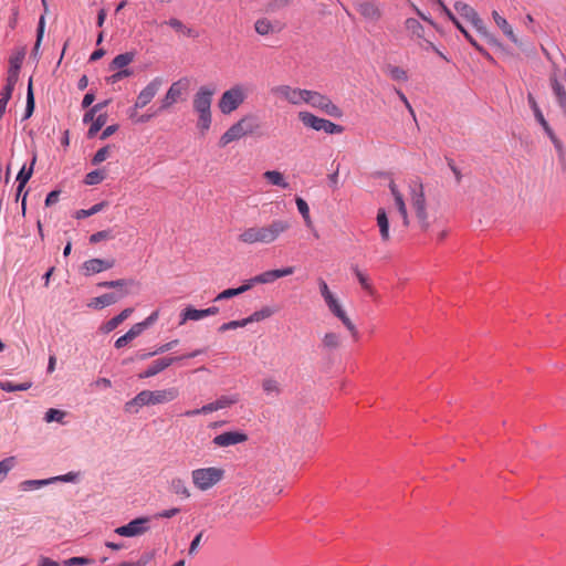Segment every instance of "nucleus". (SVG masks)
<instances>
[{
  "label": "nucleus",
  "instance_id": "obj_12",
  "mask_svg": "<svg viewBox=\"0 0 566 566\" xmlns=\"http://www.w3.org/2000/svg\"><path fill=\"white\" fill-rule=\"evenodd\" d=\"M272 94L281 101L287 102L294 106L305 103L307 90L293 87L291 85H277L271 90Z\"/></svg>",
  "mask_w": 566,
  "mask_h": 566
},
{
  "label": "nucleus",
  "instance_id": "obj_34",
  "mask_svg": "<svg viewBox=\"0 0 566 566\" xmlns=\"http://www.w3.org/2000/svg\"><path fill=\"white\" fill-rule=\"evenodd\" d=\"M263 177L271 184L281 188H287L289 184L286 182L282 172L277 170H268L263 174Z\"/></svg>",
  "mask_w": 566,
  "mask_h": 566
},
{
  "label": "nucleus",
  "instance_id": "obj_15",
  "mask_svg": "<svg viewBox=\"0 0 566 566\" xmlns=\"http://www.w3.org/2000/svg\"><path fill=\"white\" fill-rule=\"evenodd\" d=\"M527 101H528V104L534 113V116L536 118V120L539 123V125L543 127L544 132L547 134V136L549 137V139L554 143V145L558 148V149H562V144L559 142V139L556 137L555 133L553 132V129L551 128L549 124L547 123V120L545 119L536 99L534 98V96L532 94H528L527 96Z\"/></svg>",
  "mask_w": 566,
  "mask_h": 566
},
{
  "label": "nucleus",
  "instance_id": "obj_26",
  "mask_svg": "<svg viewBox=\"0 0 566 566\" xmlns=\"http://www.w3.org/2000/svg\"><path fill=\"white\" fill-rule=\"evenodd\" d=\"M492 18H493L495 24L497 25V28L501 29V31L504 33V35L507 36L509 40L512 41L514 44H517L518 39H517L512 25L507 22V20L505 18H503L502 15H500V13L495 10L492 12Z\"/></svg>",
  "mask_w": 566,
  "mask_h": 566
},
{
  "label": "nucleus",
  "instance_id": "obj_54",
  "mask_svg": "<svg viewBox=\"0 0 566 566\" xmlns=\"http://www.w3.org/2000/svg\"><path fill=\"white\" fill-rule=\"evenodd\" d=\"M172 29H175L176 31H179V32H182L185 34H187L188 36L191 35V30L190 29H187L184 23L176 19V18H172L170 19L168 22H167Z\"/></svg>",
  "mask_w": 566,
  "mask_h": 566
},
{
  "label": "nucleus",
  "instance_id": "obj_36",
  "mask_svg": "<svg viewBox=\"0 0 566 566\" xmlns=\"http://www.w3.org/2000/svg\"><path fill=\"white\" fill-rule=\"evenodd\" d=\"M254 30L260 35H269L274 32V27L268 18H260L254 23Z\"/></svg>",
  "mask_w": 566,
  "mask_h": 566
},
{
  "label": "nucleus",
  "instance_id": "obj_2",
  "mask_svg": "<svg viewBox=\"0 0 566 566\" xmlns=\"http://www.w3.org/2000/svg\"><path fill=\"white\" fill-rule=\"evenodd\" d=\"M179 396L177 388L143 390L125 403V411L137 413L144 406H155L174 401Z\"/></svg>",
  "mask_w": 566,
  "mask_h": 566
},
{
  "label": "nucleus",
  "instance_id": "obj_61",
  "mask_svg": "<svg viewBox=\"0 0 566 566\" xmlns=\"http://www.w3.org/2000/svg\"><path fill=\"white\" fill-rule=\"evenodd\" d=\"M111 233L109 231L107 230H102V231H98V232H95L93 233L91 237H90V242L91 243H97L102 240H107V239H111Z\"/></svg>",
  "mask_w": 566,
  "mask_h": 566
},
{
  "label": "nucleus",
  "instance_id": "obj_25",
  "mask_svg": "<svg viewBox=\"0 0 566 566\" xmlns=\"http://www.w3.org/2000/svg\"><path fill=\"white\" fill-rule=\"evenodd\" d=\"M133 312H134V310L132 307H127V308L123 310L118 315L114 316L113 318H111L109 321L104 323L99 327V331L104 334L111 333L118 325H120L125 319H127L132 315Z\"/></svg>",
  "mask_w": 566,
  "mask_h": 566
},
{
  "label": "nucleus",
  "instance_id": "obj_10",
  "mask_svg": "<svg viewBox=\"0 0 566 566\" xmlns=\"http://www.w3.org/2000/svg\"><path fill=\"white\" fill-rule=\"evenodd\" d=\"M305 104L324 112L328 116L340 117L342 109L329 97L316 91L307 90Z\"/></svg>",
  "mask_w": 566,
  "mask_h": 566
},
{
  "label": "nucleus",
  "instance_id": "obj_45",
  "mask_svg": "<svg viewBox=\"0 0 566 566\" xmlns=\"http://www.w3.org/2000/svg\"><path fill=\"white\" fill-rule=\"evenodd\" d=\"M105 178H106V174H105V171H104V170H94V171L88 172V174L85 176V180H84V182H85L86 185H90V186L98 185V184H101Z\"/></svg>",
  "mask_w": 566,
  "mask_h": 566
},
{
  "label": "nucleus",
  "instance_id": "obj_27",
  "mask_svg": "<svg viewBox=\"0 0 566 566\" xmlns=\"http://www.w3.org/2000/svg\"><path fill=\"white\" fill-rule=\"evenodd\" d=\"M405 29L412 40H415V41L423 40L424 28L417 19L408 18L405 21Z\"/></svg>",
  "mask_w": 566,
  "mask_h": 566
},
{
  "label": "nucleus",
  "instance_id": "obj_13",
  "mask_svg": "<svg viewBox=\"0 0 566 566\" xmlns=\"http://www.w3.org/2000/svg\"><path fill=\"white\" fill-rule=\"evenodd\" d=\"M164 81L161 77L153 78L138 94L134 108L130 111V118H134L138 108L147 106L159 92Z\"/></svg>",
  "mask_w": 566,
  "mask_h": 566
},
{
  "label": "nucleus",
  "instance_id": "obj_4",
  "mask_svg": "<svg viewBox=\"0 0 566 566\" xmlns=\"http://www.w3.org/2000/svg\"><path fill=\"white\" fill-rule=\"evenodd\" d=\"M319 293L325 301V304L327 305L329 312L336 316L347 328V331L352 334L353 338L355 340L358 339V331L355 326V324L352 322V319L346 314L345 310L340 305L338 298L332 293L329 290L327 283L323 279L317 280Z\"/></svg>",
  "mask_w": 566,
  "mask_h": 566
},
{
  "label": "nucleus",
  "instance_id": "obj_32",
  "mask_svg": "<svg viewBox=\"0 0 566 566\" xmlns=\"http://www.w3.org/2000/svg\"><path fill=\"white\" fill-rule=\"evenodd\" d=\"M180 325L185 324L187 321H199L206 317L205 310H197L192 306L186 307L181 314Z\"/></svg>",
  "mask_w": 566,
  "mask_h": 566
},
{
  "label": "nucleus",
  "instance_id": "obj_40",
  "mask_svg": "<svg viewBox=\"0 0 566 566\" xmlns=\"http://www.w3.org/2000/svg\"><path fill=\"white\" fill-rule=\"evenodd\" d=\"M295 202H296L298 212L302 214V217L304 219L305 224L307 227H312V219L310 216V208H308L307 202L301 197H297L295 199Z\"/></svg>",
  "mask_w": 566,
  "mask_h": 566
},
{
  "label": "nucleus",
  "instance_id": "obj_3",
  "mask_svg": "<svg viewBox=\"0 0 566 566\" xmlns=\"http://www.w3.org/2000/svg\"><path fill=\"white\" fill-rule=\"evenodd\" d=\"M214 90L208 86H201L193 95L192 106L193 111L198 114L197 128L201 135H205L212 122L211 104Z\"/></svg>",
  "mask_w": 566,
  "mask_h": 566
},
{
  "label": "nucleus",
  "instance_id": "obj_51",
  "mask_svg": "<svg viewBox=\"0 0 566 566\" xmlns=\"http://www.w3.org/2000/svg\"><path fill=\"white\" fill-rule=\"evenodd\" d=\"M178 343H179V340H178V339H174V340H171V342H169V343H166V344H164V345L159 346V347H158L155 352H153V353H147V354L142 355V357H140V358H142V359H145V358H148V357L155 356V355H157V354L166 353V352H168V350L172 349L175 346H177V345H178Z\"/></svg>",
  "mask_w": 566,
  "mask_h": 566
},
{
  "label": "nucleus",
  "instance_id": "obj_59",
  "mask_svg": "<svg viewBox=\"0 0 566 566\" xmlns=\"http://www.w3.org/2000/svg\"><path fill=\"white\" fill-rule=\"evenodd\" d=\"M52 483L51 479L46 480H28L22 483L25 489H35Z\"/></svg>",
  "mask_w": 566,
  "mask_h": 566
},
{
  "label": "nucleus",
  "instance_id": "obj_52",
  "mask_svg": "<svg viewBox=\"0 0 566 566\" xmlns=\"http://www.w3.org/2000/svg\"><path fill=\"white\" fill-rule=\"evenodd\" d=\"M237 401H238L237 396H221L220 398H218L214 401V403H216L217 410H220V409H224V408L232 406Z\"/></svg>",
  "mask_w": 566,
  "mask_h": 566
},
{
  "label": "nucleus",
  "instance_id": "obj_49",
  "mask_svg": "<svg viewBox=\"0 0 566 566\" xmlns=\"http://www.w3.org/2000/svg\"><path fill=\"white\" fill-rule=\"evenodd\" d=\"M34 111V96L32 90V80L30 78L28 85V94H27V106H25V115L24 118H29Z\"/></svg>",
  "mask_w": 566,
  "mask_h": 566
},
{
  "label": "nucleus",
  "instance_id": "obj_41",
  "mask_svg": "<svg viewBox=\"0 0 566 566\" xmlns=\"http://www.w3.org/2000/svg\"><path fill=\"white\" fill-rule=\"evenodd\" d=\"M273 311L269 307H263L260 311L252 313L249 317L243 318V323L247 325L253 322H259L273 315Z\"/></svg>",
  "mask_w": 566,
  "mask_h": 566
},
{
  "label": "nucleus",
  "instance_id": "obj_35",
  "mask_svg": "<svg viewBox=\"0 0 566 566\" xmlns=\"http://www.w3.org/2000/svg\"><path fill=\"white\" fill-rule=\"evenodd\" d=\"M251 289V284H248V282L237 289H228V290H224L222 291L221 293H219L214 301H221V300H227V298H231V297H234L237 295H240L247 291H249Z\"/></svg>",
  "mask_w": 566,
  "mask_h": 566
},
{
  "label": "nucleus",
  "instance_id": "obj_58",
  "mask_svg": "<svg viewBox=\"0 0 566 566\" xmlns=\"http://www.w3.org/2000/svg\"><path fill=\"white\" fill-rule=\"evenodd\" d=\"M146 329V327L144 326V324L142 322L133 325L130 327V329L126 333L127 334V338H130V340L135 339L136 337H138Z\"/></svg>",
  "mask_w": 566,
  "mask_h": 566
},
{
  "label": "nucleus",
  "instance_id": "obj_11",
  "mask_svg": "<svg viewBox=\"0 0 566 566\" xmlns=\"http://www.w3.org/2000/svg\"><path fill=\"white\" fill-rule=\"evenodd\" d=\"M298 118L306 126L311 127L314 130H324L327 134H340L343 132V127L337 125L331 120L317 117L308 112H300Z\"/></svg>",
  "mask_w": 566,
  "mask_h": 566
},
{
  "label": "nucleus",
  "instance_id": "obj_56",
  "mask_svg": "<svg viewBox=\"0 0 566 566\" xmlns=\"http://www.w3.org/2000/svg\"><path fill=\"white\" fill-rule=\"evenodd\" d=\"M132 75V71L127 70V69H124V70H119L117 71L116 73H114L113 75H111L107 81L112 84H115L117 82H119L120 80L125 78V77H128Z\"/></svg>",
  "mask_w": 566,
  "mask_h": 566
},
{
  "label": "nucleus",
  "instance_id": "obj_16",
  "mask_svg": "<svg viewBox=\"0 0 566 566\" xmlns=\"http://www.w3.org/2000/svg\"><path fill=\"white\" fill-rule=\"evenodd\" d=\"M293 273H294V269L292 266H287L285 269L270 270V271H265V272L250 279L248 281V284H251V287H252L254 284L272 283L280 277H284V276L291 275Z\"/></svg>",
  "mask_w": 566,
  "mask_h": 566
},
{
  "label": "nucleus",
  "instance_id": "obj_46",
  "mask_svg": "<svg viewBox=\"0 0 566 566\" xmlns=\"http://www.w3.org/2000/svg\"><path fill=\"white\" fill-rule=\"evenodd\" d=\"M352 270H353V272L355 273V275H356V277H357V280H358L359 284L361 285V287H363L365 291H367L368 293H370V294H371V293H373V286H371L370 282H369L368 276H367L365 273H363V272L358 269V266H356V265H355V266H353V268H352Z\"/></svg>",
  "mask_w": 566,
  "mask_h": 566
},
{
  "label": "nucleus",
  "instance_id": "obj_43",
  "mask_svg": "<svg viewBox=\"0 0 566 566\" xmlns=\"http://www.w3.org/2000/svg\"><path fill=\"white\" fill-rule=\"evenodd\" d=\"M395 200V203H396V207L399 211V214L401 216V219H402V223L405 227H409L410 224V220H409V216H408V212H407V207H406V203H405V200H403V196H396V198H394Z\"/></svg>",
  "mask_w": 566,
  "mask_h": 566
},
{
  "label": "nucleus",
  "instance_id": "obj_19",
  "mask_svg": "<svg viewBox=\"0 0 566 566\" xmlns=\"http://www.w3.org/2000/svg\"><path fill=\"white\" fill-rule=\"evenodd\" d=\"M248 440V436L241 431H227L220 433L213 438V443L218 447H230L238 443L245 442Z\"/></svg>",
  "mask_w": 566,
  "mask_h": 566
},
{
  "label": "nucleus",
  "instance_id": "obj_38",
  "mask_svg": "<svg viewBox=\"0 0 566 566\" xmlns=\"http://www.w3.org/2000/svg\"><path fill=\"white\" fill-rule=\"evenodd\" d=\"M107 115L106 113H99L96 118L91 123V126L87 130L88 138L94 137L101 128L106 124Z\"/></svg>",
  "mask_w": 566,
  "mask_h": 566
},
{
  "label": "nucleus",
  "instance_id": "obj_21",
  "mask_svg": "<svg viewBox=\"0 0 566 566\" xmlns=\"http://www.w3.org/2000/svg\"><path fill=\"white\" fill-rule=\"evenodd\" d=\"M357 11L363 18L373 22H377L382 15L379 4L374 1H364L358 3Z\"/></svg>",
  "mask_w": 566,
  "mask_h": 566
},
{
  "label": "nucleus",
  "instance_id": "obj_23",
  "mask_svg": "<svg viewBox=\"0 0 566 566\" xmlns=\"http://www.w3.org/2000/svg\"><path fill=\"white\" fill-rule=\"evenodd\" d=\"M129 292L127 290H123L119 294L106 293L101 296L92 298L88 306L98 310L104 308L106 306L115 304L119 298L124 297Z\"/></svg>",
  "mask_w": 566,
  "mask_h": 566
},
{
  "label": "nucleus",
  "instance_id": "obj_37",
  "mask_svg": "<svg viewBox=\"0 0 566 566\" xmlns=\"http://www.w3.org/2000/svg\"><path fill=\"white\" fill-rule=\"evenodd\" d=\"M322 345L328 350L337 349L340 346V337L334 332H328L324 335Z\"/></svg>",
  "mask_w": 566,
  "mask_h": 566
},
{
  "label": "nucleus",
  "instance_id": "obj_9",
  "mask_svg": "<svg viewBox=\"0 0 566 566\" xmlns=\"http://www.w3.org/2000/svg\"><path fill=\"white\" fill-rule=\"evenodd\" d=\"M190 88V80L188 77H181L174 82L168 88L166 95L161 99L159 111H166L174 104L184 101Z\"/></svg>",
  "mask_w": 566,
  "mask_h": 566
},
{
  "label": "nucleus",
  "instance_id": "obj_1",
  "mask_svg": "<svg viewBox=\"0 0 566 566\" xmlns=\"http://www.w3.org/2000/svg\"><path fill=\"white\" fill-rule=\"evenodd\" d=\"M292 227L290 220L274 219L263 226L245 228L238 235L239 242L243 244H272L277 241Z\"/></svg>",
  "mask_w": 566,
  "mask_h": 566
},
{
  "label": "nucleus",
  "instance_id": "obj_55",
  "mask_svg": "<svg viewBox=\"0 0 566 566\" xmlns=\"http://www.w3.org/2000/svg\"><path fill=\"white\" fill-rule=\"evenodd\" d=\"M101 113V105H94L92 108H90L83 117V123H92L96 116Z\"/></svg>",
  "mask_w": 566,
  "mask_h": 566
},
{
  "label": "nucleus",
  "instance_id": "obj_20",
  "mask_svg": "<svg viewBox=\"0 0 566 566\" xmlns=\"http://www.w3.org/2000/svg\"><path fill=\"white\" fill-rule=\"evenodd\" d=\"M177 360H179L177 357H161L156 359L142 374H139V378H150L156 376Z\"/></svg>",
  "mask_w": 566,
  "mask_h": 566
},
{
  "label": "nucleus",
  "instance_id": "obj_7",
  "mask_svg": "<svg viewBox=\"0 0 566 566\" xmlns=\"http://www.w3.org/2000/svg\"><path fill=\"white\" fill-rule=\"evenodd\" d=\"M258 126L254 124L252 116H244L233 125H231L220 137L219 146L226 147L227 145L241 139L242 137L252 134Z\"/></svg>",
  "mask_w": 566,
  "mask_h": 566
},
{
  "label": "nucleus",
  "instance_id": "obj_14",
  "mask_svg": "<svg viewBox=\"0 0 566 566\" xmlns=\"http://www.w3.org/2000/svg\"><path fill=\"white\" fill-rule=\"evenodd\" d=\"M454 9L457 10V12L463 17L464 19H467L469 22L472 23V25L480 32V33H483L485 34L486 33V28L483 23V20L480 18V15L478 14V12L471 7L469 6L468 3H464V2H461V1H458L454 3Z\"/></svg>",
  "mask_w": 566,
  "mask_h": 566
},
{
  "label": "nucleus",
  "instance_id": "obj_63",
  "mask_svg": "<svg viewBox=\"0 0 566 566\" xmlns=\"http://www.w3.org/2000/svg\"><path fill=\"white\" fill-rule=\"evenodd\" d=\"M135 284V281L133 279H119L113 281V289H126L128 286H132Z\"/></svg>",
  "mask_w": 566,
  "mask_h": 566
},
{
  "label": "nucleus",
  "instance_id": "obj_6",
  "mask_svg": "<svg viewBox=\"0 0 566 566\" xmlns=\"http://www.w3.org/2000/svg\"><path fill=\"white\" fill-rule=\"evenodd\" d=\"M410 202L418 219L420 229L422 231H427L430 227V222L427 211L423 185L420 181H413L410 185Z\"/></svg>",
  "mask_w": 566,
  "mask_h": 566
},
{
  "label": "nucleus",
  "instance_id": "obj_24",
  "mask_svg": "<svg viewBox=\"0 0 566 566\" xmlns=\"http://www.w3.org/2000/svg\"><path fill=\"white\" fill-rule=\"evenodd\" d=\"M377 227L379 228V234L382 243H388L390 241V232H389V219L387 212L384 208H379L377 210Z\"/></svg>",
  "mask_w": 566,
  "mask_h": 566
},
{
  "label": "nucleus",
  "instance_id": "obj_62",
  "mask_svg": "<svg viewBox=\"0 0 566 566\" xmlns=\"http://www.w3.org/2000/svg\"><path fill=\"white\" fill-rule=\"evenodd\" d=\"M44 24H45V20H44V17L42 15L40 18L39 25H38L36 42H35L34 49H33L34 51H38V49L41 44L43 34H44Z\"/></svg>",
  "mask_w": 566,
  "mask_h": 566
},
{
  "label": "nucleus",
  "instance_id": "obj_47",
  "mask_svg": "<svg viewBox=\"0 0 566 566\" xmlns=\"http://www.w3.org/2000/svg\"><path fill=\"white\" fill-rule=\"evenodd\" d=\"M66 412L60 409L50 408L44 416V420L46 422H60L63 423V419L65 417Z\"/></svg>",
  "mask_w": 566,
  "mask_h": 566
},
{
  "label": "nucleus",
  "instance_id": "obj_48",
  "mask_svg": "<svg viewBox=\"0 0 566 566\" xmlns=\"http://www.w3.org/2000/svg\"><path fill=\"white\" fill-rule=\"evenodd\" d=\"M15 462L14 457H8L0 461V482L7 476L9 471L14 468Z\"/></svg>",
  "mask_w": 566,
  "mask_h": 566
},
{
  "label": "nucleus",
  "instance_id": "obj_30",
  "mask_svg": "<svg viewBox=\"0 0 566 566\" xmlns=\"http://www.w3.org/2000/svg\"><path fill=\"white\" fill-rule=\"evenodd\" d=\"M170 491L184 499H189L191 496L190 490L187 486V483L181 478H174L170 481Z\"/></svg>",
  "mask_w": 566,
  "mask_h": 566
},
{
  "label": "nucleus",
  "instance_id": "obj_57",
  "mask_svg": "<svg viewBox=\"0 0 566 566\" xmlns=\"http://www.w3.org/2000/svg\"><path fill=\"white\" fill-rule=\"evenodd\" d=\"M244 326H247V324H245V323H243V319H241V321H231V322H228V323L222 324V325L218 328V331H219L220 333H224V332H227V331L235 329V328H238V327H244Z\"/></svg>",
  "mask_w": 566,
  "mask_h": 566
},
{
  "label": "nucleus",
  "instance_id": "obj_31",
  "mask_svg": "<svg viewBox=\"0 0 566 566\" xmlns=\"http://www.w3.org/2000/svg\"><path fill=\"white\" fill-rule=\"evenodd\" d=\"M551 86H552V90L557 98V102H558L560 108L566 114V90H565V87L558 82V80L555 76L551 77Z\"/></svg>",
  "mask_w": 566,
  "mask_h": 566
},
{
  "label": "nucleus",
  "instance_id": "obj_18",
  "mask_svg": "<svg viewBox=\"0 0 566 566\" xmlns=\"http://www.w3.org/2000/svg\"><path fill=\"white\" fill-rule=\"evenodd\" d=\"M148 518L140 517L135 518L126 525L119 526L115 530V532L120 536L132 537L142 535L147 531L146 523Z\"/></svg>",
  "mask_w": 566,
  "mask_h": 566
},
{
  "label": "nucleus",
  "instance_id": "obj_53",
  "mask_svg": "<svg viewBox=\"0 0 566 566\" xmlns=\"http://www.w3.org/2000/svg\"><path fill=\"white\" fill-rule=\"evenodd\" d=\"M93 560L86 557H71L69 559H65L63 562L64 566H82V565H88Z\"/></svg>",
  "mask_w": 566,
  "mask_h": 566
},
{
  "label": "nucleus",
  "instance_id": "obj_28",
  "mask_svg": "<svg viewBox=\"0 0 566 566\" xmlns=\"http://www.w3.org/2000/svg\"><path fill=\"white\" fill-rule=\"evenodd\" d=\"M261 386H262L263 392L266 396L277 397L283 391L281 384L274 377L263 378Z\"/></svg>",
  "mask_w": 566,
  "mask_h": 566
},
{
  "label": "nucleus",
  "instance_id": "obj_39",
  "mask_svg": "<svg viewBox=\"0 0 566 566\" xmlns=\"http://www.w3.org/2000/svg\"><path fill=\"white\" fill-rule=\"evenodd\" d=\"M32 387V382L31 381H25V382H21V384H13L11 381H0V389L1 390H4L7 392H12V391H24V390H28Z\"/></svg>",
  "mask_w": 566,
  "mask_h": 566
},
{
  "label": "nucleus",
  "instance_id": "obj_64",
  "mask_svg": "<svg viewBox=\"0 0 566 566\" xmlns=\"http://www.w3.org/2000/svg\"><path fill=\"white\" fill-rule=\"evenodd\" d=\"M39 566H59V563L46 557V556H40L38 560Z\"/></svg>",
  "mask_w": 566,
  "mask_h": 566
},
{
  "label": "nucleus",
  "instance_id": "obj_50",
  "mask_svg": "<svg viewBox=\"0 0 566 566\" xmlns=\"http://www.w3.org/2000/svg\"><path fill=\"white\" fill-rule=\"evenodd\" d=\"M112 147L109 145L102 147L96 151L92 159L93 165H99L104 160H106L111 155Z\"/></svg>",
  "mask_w": 566,
  "mask_h": 566
},
{
  "label": "nucleus",
  "instance_id": "obj_60",
  "mask_svg": "<svg viewBox=\"0 0 566 566\" xmlns=\"http://www.w3.org/2000/svg\"><path fill=\"white\" fill-rule=\"evenodd\" d=\"M77 472H69L63 475L51 478L52 482L61 481V482H75L78 479Z\"/></svg>",
  "mask_w": 566,
  "mask_h": 566
},
{
  "label": "nucleus",
  "instance_id": "obj_5",
  "mask_svg": "<svg viewBox=\"0 0 566 566\" xmlns=\"http://www.w3.org/2000/svg\"><path fill=\"white\" fill-rule=\"evenodd\" d=\"M226 475L221 467L198 468L191 471V482L200 492H207L218 485Z\"/></svg>",
  "mask_w": 566,
  "mask_h": 566
},
{
  "label": "nucleus",
  "instance_id": "obj_33",
  "mask_svg": "<svg viewBox=\"0 0 566 566\" xmlns=\"http://www.w3.org/2000/svg\"><path fill=\"white\" fill-rule=\"evenodd\" d=\"M134 60V53L126 52L123 54L116 55L109 64L111 70H122L130 64Z\"/></svg>",
  "mask_w": 566,
  "mask_h": 566
},
{
  "label": "nucleus",
  "instance_id": "obj_17",
  "mask_svg": "<svg viewBox=\"0 0 566 566\" xmlns=\"http://www.w3.org/2000/svg\"><path fill=\"white\" fill-rule=\"evenodd\" d=\"M115 260L90 259L82 264L84 275L90 276L114 268Z\"/></svg>",
  "mask_w": 566,
  "mask_h": 566
},
{
  "label": "nucleus",
  "instance_id": "obj_44",
  "mask_svg": "<svg viewBox=\"0 0 566 566\" xmlns=\"http://www.w3.org/2000/svg\"><path fill=\"white\" fill-rule=\"evenodd\" d=\"M105 206H106V202H99V203L94 205L90 209H81V210L76 211L75 218L84 219V218L91 217V216L102 211Z\"/></svg>",
  "mask_w": 566,
  "mask_h": 566
},
{
  "label": "nucleus",
  "instance_id": "obj_29",
  "mask_svg": "<svg viewBox=\"0 0 566 566\" xmlns=\"http://www.w3.org/2000/svg\"><path fill=\"white\" fill-rule=\"evenodd\" d=\"M35 160H36V156L34 155L33 158H32V163H31V166L29 169L25 168V166H23L21 168V170L19 171L18 176H17V181H18V189H17V196L19 197L20 193L22 192L24 186L27 185V182L30 180V178L32 177V174H33V166L35 164Z\"/></svg>",
  "mask_w": 566,
  "mask_h": 566
},
{
  "label": "nucleus",
  "instance_id": "obj_42",
  "mask_svg": "<svg viewBox=\"0 0 566 566\" xmlns=\"http://www.w3.org/2000/svg\"><path fill=\"white\" fill-rule=\"evenodd\" d=\"M386 72L395 81L406 82L408 80L407 72L400 66L388 65Z\"/></svg>",
  "mask_w": 566,
  "mask_h": 566
},
{
  "label": "nucleus",
  "instance_id": "obj_22",
  "mask_svg": "<svg viewBox=\"0 0 566 566\" xmlns=\"http://www.w3.org/2000/svg\"><path fill=\"white\" fill-rule=\"evenodd\" d=\"M440 7L442 12L447 15V18L457 27V29L465 36V39L479 51H482V48L478 44V42L473 39V36L464 29V27L460 23V21L454 17L451 10L443 3L442 0H434Z\"/></svg>",
  "mask_w": 566,
  "mask_h": 566
},
{
  "label": "nucleus",
  "instance_id": "obj_8",
  "mask_svg": "<svg viewBox=\"0 0 566 566\" xmlns=\"http://www.w3.org/2000/svg\"><path fill=\"white\" fill-rule=\"evenodd\" d=\"M248 96V91L242 84H235L224 91L219 99L218 106L222 114H231L234 112Z\"/></svg>",
  "mask_w": 566,
  "mask_h": 566
}]
</instances>
